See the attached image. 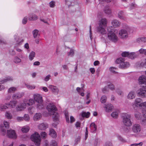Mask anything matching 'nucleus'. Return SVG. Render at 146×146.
Segmentation results:
<instances>
[{"instance_id": "f257e3e1", "label": "nucleus", "mask_w": 146, "mask_h": 146, "mask_svg": "<svg viewBox=\"0 0 146 146\" xmlns=\"http://www.w3.org/2000/svg\"><path fill=\"white\" fill-rule=\"evenodd\" d=\"M46 109L49 113L50 115H52V117L54 121H58L59 115L56 111L57 109L55 105L52 104H49L46 106Z\"/></svg>"}, {"instance_id": "f03ea898", "label": "nucleus", "mask_w": 146, "mask_h": 146, "mask_svg": "<svg viewBox=\"0 0 146 146\" xmlns=\"http://www.w3.org/2000/svg\"><path fill=\"white\" fill-rule=\"evenodd\" d=\"M35 103V100L33 99L29 100L25 99L23 100V102L21 103L16 107V110L17 111H23L27 107L33 105Z\"/></svg>"}, {"instance_id": "7ed1b4c3", "label": "nucleus", "mask_w": 146, "mask_h": 146, "mask_svg": "<svg viewBox=\"0 0 146 146\" xmlns=\"http://www.w3.org/2000/svg\"><path fill=\"white\" fill-rule=\"evenodd\" d=\"M107 30L108 37V39L113 42H116L118 40V38L116 35L117 33V31L112 27H109Z\"/></svg>"}, {"instance_id": "20e7f679", "label": "nucleus", "mask_w": 146, "mask_h": 146, "mask_svg": "<svg viewBox=\"0 0 146 146\" xmlns=\"http://www.w3.org/2000/svg\"><path fill=\"white\" fill-rule=\"evenodd\" d=\"M107 21L106 19H101L99 22V26L97 28V31L102 34H106V32L105 28L107 26Z\"/></svg>"}, {"instance_id": "39448f33", "label": "nucleus", "mask_w": 146, "mask_h": 146, "mask_svg": "<svg viewBox=\"0 0 146 146\" xmlns=\"http://www.w3.org/2000/svg\"><path fill=\"white\" fill-rule=\"evenodd\" d=\"M131 30V29L128 25H124L123 29H121L119 32V33L120 38L123 39L127 38Z\"/></svg>"}, {"instance_id": "423d86ee", "label": "nucleus", "mask_w": 146, "mask_h": 146, "mask_svg": "<svg viewBox=\"0 0 146 146\" xmlns=\"http://www.w3.org/2000/svg\"><path fill=\"white\" fill-rule=\"evenodd\" d=\"M122 118L123 123L125 126L130 127L132 125L133 122L131 119L130 114L127 113L124 114L122 115Z\"/></svg>"}, {"instance_id": "0eeeda50", "label": "nucleus", "mask_w": 146, "mask_h": 146, "mask_svg": "<svg viewBox=\"0 0 146 146\" xmlns=\"http://www.w3.org/2000/svg\"><path fill=\"white\" fill-rule=\"evenodd\" d=\"M35 100L37 102V107L39 109H42L44 108V106L43 103V100L42 96L38 94H35L34 96Z\"/></svg>"}, {"instance_id": "6e6552de", "label": "nucleus", "mask_w": 146, "mask_h": 146, "mask_svg": "<svg viewBox=\"0 0 146 146\" xmlns=\"http://www.w3.org/2000/svg\"><path fill=\"white\" fill-rule=\"evenodd\" d=\"M31 139L33 141L36 145H39L40 144L41 138L39 134L37 132H35L31 136Z\"/></svg>"}, {"instance_id": "1a4fd4ad", "label": "nucleus", "mask_w": 146, "mask_h": 146, "mask_svg": "<svg viewBox=\"0 0 146 146\" xmlns=\"http://www.w3.org/2000/svg\"><path fill=\"white\" fill-rule=\"evenodd\" d=\"M9 127V123L8 122L5 121L3 122V124L0 125V130L2 134L4 135L6 134V129Z\"/></svg>"}, {"instance_id": "9d476101", "label": "nucleus", "mask_w": 146, "mask_h": 146, "mask_svg": "<svg viewBox=\"0 0 146 146\" xmlns=\"http://www.w3.org/2000/svg\"><path fill=\"white\" fill-rule=\"evenodd\" d=\"M143 102H142V100L141 99L137 98L135 100L132 106L134 108L135 107H139L141 109L143 106Z\"/></svg>"}, {"instance_id": "9b49d317", "label": "nucleus", "mask_w": 146, "mask_h": 146, "mask_svg": "<svg viewBox=\"0 0 146 146\" xmlns=\"http://www.w3.org/2000/svg\"><path fill=\"white\" fill-rule=\"evenodd\" d=\"M132 131L133 133L136 134L139 133L141 131V127L139 124H134L132 127Z\"/></svg>"}, {"instance_id": "f8f14e48", "label": "nucleus", "mask_w": 146, "mask_h": 146, "mask_svg": "<svg viewBox=\"0 0 146 146\" xmlns=\"http://www.w3.org/2000/svg\"><path fill=\"white\" fill-rule=\"evenodd\" d=\"M6 134L7 136L10 138L15 139L17 138V135L15 131L11 129L7 130Z\"/></svg>"}, {"instance_id": "ddd939ff", "label": "nucleus", "mask_w": 146, "mask_h": 146, "mask_svg": "<svg viewBox=\"0 0 146 146\" xmlns=\"http://www.w3.org/2000/svg\"><path fill=\"white\" fill-rule=\"evenodd\" d=\"M137 93L139 96L142 98L146 97V90L144 88L140 89L137 91Z\"/></svg>"}, {"instance_id": "4468645a", "label": "nucleus", "mask_w": 146, "mask_h": 146, "mask_svg": "<svg viewBox=\"0 0 146 146\" xmlns=\"http://www.w3.org/2000/svg\"><path fill=\"white\" fill-rule=\"evenodd\" d=\"M138 81L139 84H144V87H146V77L145 76L142 75L140 76L139 78Z\"/></svg>"}, {"instance_id": "2eb2a0df", "label": "nucleus", "mask_w": 146, "mask_h": 146, "mask_svg": "<svg viewBox=\"0 0 146 146\" xmlns=\"http://www.w3.org/2000/svg\"><path fill=\"white\" fill-rule=\"evenodd\" d=\"M14 38L16 41L17 44L18 45H20L22 44L24 40L23 39H20L19 37L18 36L17 34H15L14 36Z\"/></svg>"}, {"instance_id": "dca6fc26", "label": "nucleus", "mask_w": 146, "mask_h": 146, "mask_svg": "<svg viewBox=\"0 0 146 146\" xmlns=\"http://www.w3.org/2000/svg\"><path fill=\"white\" fill-rule=\"evenodd\" d=\"M38 128L41 130H44L48 127V124L45 123L39 124L38 126Z\"/></svg>"}, {"instance_id": "f3484780", "label": "nucleus", "mask_w": 146, "mask_h": 146, "mask_svg": "<svg viewBox=\"0 0 146 146\" xmlns=\"http://www.w3.org/2000/svg\"><path fill=\"white\" fill-rule=\"evenodd\" d=\"M48 87L52 92L56 94H58L59 89L56 86L50 85Z\"/></svg>"}, {"instance_id": "a211bd4d", "label": "nucleus", "mask_w": 146, "mask_h": 146, "mask_svg": "<svg viewBox=\"0 0 146 146\" xmlns=\"http://www.w3.org/2000/svg\"><path fill=\"white\" fill-rule=\"evenodd\" d=\"M143 106L141 109L143 117H146V101L143 102Z\"/></svg>"}, {"instance_id": "6ab92c4d", "label": "nucleus", "mask_w": 146, "mask_h": 146, "mask_svg": "<svg viewBox=\"0 0 146 146\" xmlns=\"http://www.w3.org/2000/svg\"><path fill=\"white\" fill-rule=\"evenodd\" d=\"M105 110L107 112H110L113 108V106L111 104H105Z\"/></svg>"}, {"instance_id": "aec40b11", "label": "nucleus", "mask_w": 146, "mask_h": 146, "mask_svg": "<svg viewBox=\"0 0 146 146\" xmlns=\"http://www.w3.org/2000/svg\"><path fill=\"white\" fill-rule=\"evenodd\" d=\"M24 95V93L23 92L15 94L13 95L12 98L13 99L16 100L21 98Z\"/></svg>"}, {"instance_id": "412c9836", "label": "nucleus", "mask_w": 146, "mask_h": 146, "mask_svg": "<svg viewBox=\"0 0 146 146\" xmlns=\"http://www.w3.org/2000/svg\"><path fill=\"white\" fill-rule=\"evenodd\" d=\"M135 94L134 91H131L129 92L127 96V98L130 100H132L135 98Z\"/></svg>"}, {"instance_id": "4be33fe9", "label": "nucleus", "mask_w": 146, "mask_h": 146, "mask_svg": "<svg viewBox=\"0 0 146 146\" xmlns=\"http://www.w3.org/2000/svg\"><path fill=\"white\" fill-rule=\"evenodd\" d=\"M139 55L138 52H129L128 58L131 59H133L136 58Z\"/></svg>"}, {"instance_id": "5701e85b", "label": "nucleus", "mask_w": 146, "mask_h": 146, "mask_svg": "<svg viewBox=\"0 0 146 146\" xmlns=\"http://www.w3.org/2000/svg\"><path fill=\"white\" fill-rule=\"evenodd\" d=\"M13 80V79L12 77L10 76H7L5 78H4L3 80L0 81V83L3 84L7 81H12Z\"/></svg>"}, {"instance_id": "b1692460", "label": "nucleus", "mask_w": 146, "mask_h": 146, "mask_svg": "<svg viewBox=\"0 0 146 146\" xmlns=\"http://www.w3.org/2000/svg\"><path fill=\"white\" fill-rule=\"evenodd\" d=\"M130 66L129 63L127 62H123L121 64L119 65V67L122 68H125L128 67Z\"/></svg>"}, {"instance_id": "393cba45", "label": "nucleus", "mask_w": 146, "mask_h": 146, "mask_svg": "<svg viewBox=\"0 0 146 146\" xmlns=\"http://www.w3.org/2000/svg\"><path fill=\"white\" fill-rule=\"evenodd\" d=\"M42 117V115L40 113H36L33 117V119L35 121H37L40 119Z\"/></svg>"}, {"instance_id": "a878e982", "label": "nucleus", "mask_w": 146, "mask_h": 146, "mask_svg": "<svg viewBox=\"0 0 146 146\" xmlns=\"http://www.w3.org/2000/svg\"><path fill=\"white\" fill-rule=\"evenodd\" d=\"M90 128L91 129V131L92 132H94L96 131L97 127L96 125L94 123H92L90 125Z\"/></svg>"}, {"instance_id": "bb28decb", "label": "nucleus", "mask_w": 146, "mask_h": 146, "mask_svg": "<svg viewBox=\"0 0 146 146\" xmlns=\"http://www.w3.org/2000/svg\"><path fill=\"white\" fill-rule=\"evenodd\" d=\"M111 24L114 27H117L120 26V23L118 20L115 19L112 21Z\"/></svg>"}, {"instance_id": "cd10ccee", "label": "nucleus", "mask_w": 146, "mask_h": 146, "mask_svg": "<svg viewBox=\"0 0 146 146\" xmlns=\"http://www.w3.org/2000/svg\"><path fill=\"white\" fill-rule=\"evenodd\" d=\"M38 18V17L36 15L33 13L29 15V20L30 21H34L37 19Z\"/></svg>"}, {"instance_id": "c85d7f7f", "label": "nucleus", "mask_w": 146, "mask_h": 146, "mask_svg": "<svg viewBox=\"0 0 146 146\" xmlns=\"http://www.w3.org/2000/svg\"><path fill=\"white\" fill-rule=\"evenodd\" d=\"M118 17L121 19L123 20H125V18L124 12L122 11H120L118 13Z\"/></svg>"}, {"instance_id": "c756f323", "label": "nucleus", "mask_w": 146, "mask_h": 146, "mask_svg": "<svg viewBox=\"0 0 146 146\" xmlns=\"http://www.w3.org/2000/svg\"><path fill=\"white\" fill-rule=\"evenodd\" d=\"M76 90L79 94H80V95L82 96H84V90L83 87L81 88L78 87H77Z\"/></svg>"}, {"instance_id": "7c9ffc66", "label": "nucleus", "mask_w": 146, "mask_h": 146, "mask_svg": "<svg viewBox=\"0 0 146 146\" xmlns=\"http://www.w3.org/2000/svg\"><path fill=\"white\" fill-rule=\"evenodd\" d=\"M49 135L53 138H55L56 137V131L52 129H50Z\"/></svg>"}, {"instance_id": "2f4dec72", "label": "nucleus", "mask_w": 146, "mask_h": 146, "mask_svg": "<svg viewBox=\"0 0 146 146\" xmlns=\"http://www.w3.org/2000/svg\"><path fill=\"white\" fill-rule=\"evenodd\" d=\"M134 116L136 119L138 120L141 119L142 117L141 113L137 111H135L134 112Z\"/></svg>"}, {"instance_id": "473e14b6", "label": "nucleus", "mask_w": 146, "mask_h": 146, "mask_svg": "<svg viewBox=\"0 0 146 146\" xmlns=\"http://www.w3.org/2000/svg\"><path fill=\"white\" fill-rule=\"evenodd\" d=\"M104 11L105 13L108 15L110 14L111 13V10L108 6H106L105 7Z\"/></svg>"}, {"instance_id": "72a5a7b5", "label": "nucleus", "mask_w": 146, "mask_h": 146, "mask_svg": "<svg viewBox=\"0 0 146 146\" xmlns=\"http://www.w3.org/2000/svg\"><path fill=\"white\" fill-rule=\"evenodd\" d=\"M7 106H8V104H1L0 106V110L3 111L6 109L8 108V107Z\"/></svg>"}, {"instance_id": "f704fd0d", "label": "nucleus", "mask_w": 146, "mask_h": 146, "mask_svg": "<svg viewBox=\"0 0 146 146\" xmlns=\"http://www.w3.org/2000/svg\"><path fill=\"white\" fill-rule=\"evenodd\" d=\"M17 104V101H11L10 103L8 104V105L10 106V107L12 108H14L15 106Z\"/></svg>"}, {"instance_id": "c9c22d12", "label": "nucleus", "mask_w": 146, "mask_h": 146, "mask_svg": "<svg viewBox=\"0 0 146 146\" xmlns=\"http://www.w3.org/2000/svg\"><path fill=\"white\" fill-rule=\"evenodd\" d=\"M29 127L27 125H26L23 127L21 129V130L23 133H26L28 132L29 131Z\"/></svg>"}, {"instance_id": "e433bc0d", "label": "nucleus", "mask_w": 146, "mask_h": 146, "mask_svg": "<svg viewBox=\"0 0 146 146\" xmlns=\"http://www.w3.org/2000/svg\"><path fill=\"white\" fill-rule=\"evenodd\" d=\"M137 42H146V37H139L137 38L136 40Z\"/></svg>"}, {"instance_id": "4c0bfd02", "label": "nucleus", "mask_w": 146, "mask_h": 146, "mask_svg": "<svg viewBox=\"0 0 146 146\" xmlns=\"http://www.w3.org/2000/svg\"><path fill=\"white\" fill-rule=\"evenodd\" d=\"M35 52L34 51H32L30 53L29 56V58L30 60H32L35 56Z\"/></svg>"}, {"instance_id": "58836bf2", "label": "nucleus", "mask_w": 146, "mask_h": 146, "mask_svg": "<svg viewBox=\"0 0 146 146\" xmlns=\"http://www.w3.org/2000/svg\"><path fill=\"white\" fill-rule=\"evenodd\" d=\"M74 0H65L66 4L68 7L72 5V3H74Z\"/></svg>"}, {"instance_id": "ea45409f", "label": "nucleus", "mask_w": 146, "mask_h": 146, "mask_svg": "<svg viewBox=\"0 0 146 146\" xmlns=\"http://www.w3.org/2000/svg\"><path fill=\"white\" fill-rule=\"evenodd\" d=\"M17 90V89L16 88L12 87L10 88L8 90V92L9 93H14Z\"/></svg>"}, {"instance_id": "a19ab883", "label": "nucleus", "mask_w": 146, "mask_h": 146, "mask_svg": "<svg viewBox=\"0 0 146 146\" xmlns=\"http://www.w3.org/2000/svg\"><path fill=\"white\" fill-rule=\"evenodd\" d=\"M124 61V59L122 58H120L116 59L115 62L117 64H121Z\"/></svg>"}, {"instance_id": "79ce46f5", "label": "nucleus", "mask_w": 146, "mask_h": 146, "mask_svg": "<svg viewBox=\"0 0 146 146\" xmlns=\"http://www.w3.org/2000/svg\"><path fill=\"white\" fill-rule=\"evenodd\" d=\"M90 113L88 112H83L82 113V117L88 118L90 115Z\"/></svg>"}, {"instance_id": "37998d69", "label": "nucleus", "mask_w": 146, "mask_h": 146, "mask_svg": "<svg viewBox=\"0 0 146 146\" xmlns=\"http://www.w3.org/2000/svg\"><path fill=\"white\" fill-rule=\"evenodd\" d=\"M23 120L26 121H29L30 119L29 115L28 114H25L23 117Z\"/></svg>"}, {"instance_id": "c03bdc74", "label": "nucleus", "mask_w": 146, "mask_h": 146, "mask_svg": "<svg viewBox=\"0 0 146 146\" xmlns=\"http://www.w3.org/2000/svg\"><path fill=\"white\" fill-rule=\"evenodd\" d=\"M107 100V97L105 95L102 96L100 98L101 102L102 103H105Z\"/></svg>"}, {"instance_id": "a18cd8bd", "label": "nucleus", "mask_w": 146, "mask_h": 146, "mask_svg": "<svg viewBox=\"0 0 146 146\" xmlns=\"http://www.w3.org/2000/svg\"><path fill=\"white\" fill-rule=\"evenodd\" d=\"M5 117L8 119H11L12 118L11 114L9 111H7L5 114Z\"/></svg>"}, {"instance_id": "49530a36", "label": "nucleus", "mask_w": 146, "mask_h": 146, "mask_svg": "<svg viewBox=\"0 0 146 146\" xmlns=\"http://www.w3.org/2000/svg\"><path fill=\"white\" fill-rule=\"evenodd\" d=\"M38 33V31L36 29H35L33 31V35L34 37L35 38L37 36H39Z\"/></svg>"}, {"instance_id": "de8ad7c7", "label": "nucleus", "mask_w": 146, "mask_h": 146, "mask_svg": "<svg viewBox=\"0 0 146 146\" xmlns=\"http://www.w3.org/2000/svg\"><path fill=\"white\" fill-rule=\"evenodd\" d=\"M64 113L65 116L66 121L68 123H69V118L68 112V111H64Z\"/></svg>"}, {"instance_id": "09e8293b", "label": "nucleus", "mask_w": 146, "mask_h": 146, "mask_svg": "<svg viewBox=\"0 0 146 146\" xmlns=\"http://www.w3.org/2000/svg\"><path fill=\"white\" fill-rule=\"evenodd\" d=\"M67 54L68 56H73L74 54V50L73 49H71L70 51L68 52Z\"/></svg>"}, {"instance_id": "8fccbe9b", "label": "nucleus", "mask_w": 146, "mask_h": 146, "mask_svg": "<svg viewBox=\"0 0 146 146\" xmlns=\"http://www.w3.org/2000/svg\"><path fill=\"white\" fill-rule=\"evenodd\" d=\"M14 62L15 63H20L21 61V60L17 57H15L14 59Z\"/></svg>"}, {"instance_id": "3c124183", "label": "nucleus", "mask_w": 146, "mask_h": 146, "mask_svg": "<svg viewBox=\"0 0 146 146\" xmlns=\"http://www.w3.org/2000/svg\"><path fill=\"white\" fill-rule=\"evenodd\" d=\"M144 117L145 118L142 119L141 123L142 125L146 126V117Z\"/></svg>"}, {"instance_id": "603ef678", "label": "nucleus", "mask_w": 146, "mask_h": 146, "mask_svg": "<svg viewBox=\"0 0 146 146\" xmlns=\"http://www.w3.org/2000/svg\"><path fill=\"white\" fill-rule=\"evenodd\" d=\"M109 69L110 71L113 73L115 74L117 73V72L115 71L117 69L116 68L114 67H111Z\"/></svg>"}, {"instance_id": "864d4df0", "label": "nucleus", "mask_w": 146, "mask_h": 146, "mask_svg": "<svg viewBox=\"0 0 146 146\" xmlns=\"http://www.w3.org/2000/svg\"><path fill=\"white\" fill-rule=\"evenodd\" d=\"M108 87L110 89L113 90L114 89V85L111 83H109L107 85Z\"/></svg>"}, {"instance_id": "5fc2aeb1", "label": "nucleus", "mask_w": 146, "mask_h": 146, "mask_svg": "<svg viewBox=\"0 0 146 146\" xmlns=\"http://www.w3.org/2000/svg\"><path fill=\"white\" fill-rule=\"evenodd\" d=\"M139 51L140 54L146 55V49L141 48L139 50Z\"/></svg>"}, {"instance_id": "6e6d98bb", "label": "nucleus", "mask_w": 146, "mask_h": 146, "mask_svg": "<svg viewBox=\"0 0 146 146\" xmlns=\"http://www.w3.org/2000/svg\"><path fill=\"white\" fill-rule=\"evenodd\" d=\"M111 115L113 118H116L118 117V113L117 112H113L111 113Z\"/></svg>"}, {"instance_id": "4d7b16f0", "label": "nucleus", "mask_w": 146, "mask_h": 146, "mask_svg": "<svg viewBox=\"0 0 146 146\" xmlns=\"http://www.w3.org/2000/svg\"><path fill=\"white\" fill-rule=\"evenodd\" d=\"M25 86L27 88L29 89H33L35 88V86L34 85H31L29 84H25Z\"/></svg>"}, {"instance_id": "13d9d810", "label": "nucleus", "mask_w": 146, "mask_h": 146, "mask_svg": "<svg viewBox=\"0 0 146 146\" xmlns=\"http://www.w3.org/2000/svg\"><path fill=\"white\" fill-rule=\"evenodd\" d=\"M129 52H124L122 53L121 55L122 56L124 57H127L128 58L129 54Z\"/></svg>"}, {"instance_id": "bf43d9fd", "label": "nucleus", "mask_w": 146, "mask_h": 146, "mask_svg": "<svg viewBox=\"0 0 146 146\" xmlns=\"http://www.w3.org/2000/svg\"><path fill=\"white\" fill-rule=\"evenodd\" d=\"M50 146H57V142L54 140H52L50 143Z\"/></svg>"}, {"instance_id": "052dcab7", "label": "nucleus", "mask_w": 146, "mask_h": 146, "mask_svg": "<svg viewBox=\"0 0 146 146\" xmlns=\"http://www.w3.org/2000/svg\"><path fill=\"white\" fill-rule=\"evenodd\" d=\"M40 135L42 137L45 138L47 136V134L45 132H42L40 133Z\"/></svg>"}, {"instance_id": "680f3d73", "label": "nucleus", "mask_w": 146, "mask_h": 146, "mask_svg": "<svg viewBox=\"0 0 146 146\" xmlns=\"http://www.w3.org/2000/svg\"><path fill=\"white\" fill-rule=\"evenodd\" d=\"M137 6L136 5L135 3H131L130 6V8L131 9H133Z\"/></svg>"}, {"instance_id": "e2e57ef3", "label": "nucleus", "mask_w": 146, "mask_h": 146, "mask_svg": "<svg viewBox=\"0 0 146 146\" xmlns=\"http://www.w3.org/2000/svg\"><path fill=\"white\" fill-rule=\"evenodd\" d=\"M6 43V41L1 38V36H0V44H5Z\"/></svg>"}, {"instance_id": "0e129e2a", "label": "nucleus", "mask_w": 146, "mask_h": 146, "mask_svg": "<svg viewBox=\"0 0 146 146\" xmlns=\"http://www.w3.org/2000/svg\"><path fill=\"white\" fill-rule=\"evenodd\" d=\"M51 77L50 74L48 75L44 78V80L45 81L47 82L48 81Z\"/></svg>"}, {"instance_id": "69168bd1", "label": "nucleus", "mask_w": 146, "mask_h": 146, "mask_svg": "<svg viewBox=\"0 0 146 146\" xmlns=\"http://www.w3.org/2000/svg\"><path fill=\"white\" fill-rule=\"evenodd\" d=\"M143 143L142 142H140L139 143H135L132 144L131 145V146H138V145H139L140 146H142L143 145Z\"/></svg>"}, {"instance_id": "338daca9", "label": "nucleus", "mask_w": 146, "mask_h": 146, "mask_svg": "<svg viewBox=\"0 0 146 146\" xmlns=\"http://www.w3.org/2000/svg\"><path fill=\"white\" fill-rule=\"evenodd\" d=\"M27 21V17H25L23 20L22 23L23 24H25Z\"/></svg>"}, {"instance_id": "774afa93", "label": "nucleus", "mask_w": 146, "mask_h": 146, "mask_svg": "<svg viewBox=\"0 0 146 146\" xmlns=\"http://www.w3.org/2000/svg\"><path fill=\"white\" fill-rule=\"evenodd\" d=\"M16 120L17 121L19 122L23 121V117H17Z\"/></svg>"}]
</instances>
